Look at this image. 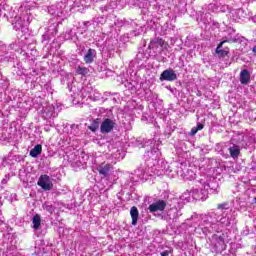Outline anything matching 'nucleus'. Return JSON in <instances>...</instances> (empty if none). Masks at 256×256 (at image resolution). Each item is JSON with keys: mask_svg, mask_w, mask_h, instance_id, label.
I'll list each match as a JSON object with an SVG mask.
<instances>
[{"mask_svg": "<svg viewBox=\"0 0 256 256\" xmlns=\"http://www.w3.org/2000/svg\"><path fill=\"white\" fill-rule=\"evenodd\" d=\"M199 221L198 229L204 235H209L233 227L237 223V214L229 207L228 203H223L218 205L217 212L201 214Z\"/></svg>", "mask_w": 256, "mask_h": 256, "instance_id": "1", "label": "nucleus"}, {"mask_svg": "<svg viewBox=\"0 0 256 256\" xmlns=\"http://www.w3.org/2000/svg\"><path fill=\"white\" fill-rule=\"evenodd\" d=\"M173 170L171 166L165 160L160 159L152 167L140 166L134 171L133 176H131V181L137 183L139 181H147L149 177H161V175H168V177H173Z\"/></svg>", "mask_w": 256, "mask_h": 256, "instance_id": "2", "label": "nucleus"}, {"mask_svg": "<svg viewBox=\"0 0 256 256\" xmlns=\"http://www.w3.org/2000/svg\"><path fill=\"white\" fill-rule=\"evenodd\" d=\"M20 14L15 16L12 20V25L15 31H21L25 33L27 26L31 23V13L28 10L25 11V7L21 6L19 9Z\"/></svg>", "mask_w": 256, "mask_h": 256, "instance_id": "3", "label": "nucleus"}, {"mask_svg": "<svg viewBox=\"0 0 256 256\" xmlns=\"http://www.w3.org/2000/svg\"><path fill=\"white\" fill-rule=\"evenodd\" d=\"M232 141H234V143L239 145V147L247 149V147H251V145H255L256 131L250 130V131H246L244 133L237 134L236 136H234Z\"/></svg>", "mask_w": 256, "mask_h": 256, "instance_id": "4", "label": "nucleus"}, {"mask_svg": "<svg viewBox=\"0 0 256 256\" xmlns=\"http://www.w3.org/2000/svg\"><path fill=\"white\" fill-rule=\"evenodd\" d=\"M181 209H183V202H180L179 198H173L170 201V209L167 212L169 219L177 221V219L183 215Z\"/></svg>", "mask_w": 256, "mask_h": 256, "instance_id": "5", "label": "nucleus"}, {"mask_svg": "<svg viewBox=\"0 0 256 256\" xmlns=\"http://www.w3.org/2000/svg\"><path fill=\"white\" fill-rule=\"evenodd\" d=\"M210 249L212 253H223V251L227 249V245L225 244V239H223V236L213 234L210 239Z\"/></svg>", "mask_w": 256, "mask_h": 256, "instance_id": "6", "label": "nucleus"}, {"mask_svg": "<svg viewBox=\"0 0 256 256\" xmlns=\"http://www.w3.org/2000/svg\"><path fill=\"white\" fill-rule=\"evenodd\" d=\"M161 157V151H159V148H153L151 151H148L144 154V161L145 164L141 165V167H145L146 169L149 167H153L157 161H160L159 159Z\"/></svg>", "mask_w": 256, "mask_h": 256, "instance_id": "7", "label": "nucleus"}, {"mask_svg": "<svg viewBox=\"0 0 256 256\" xmlns=\"http://www.w3.org/2000/svg\"><path fill=\"white\" fill-rule=\"evenodd\" d=\"M148 49H150L154 53L155 57H157L167 49V42L162 38H154L150 41Z\"/></svg>", "mask_w": 256, "mask_h": 256, "instance_id": "8", "label": "nucleus"}, {"mask_svg": "<svg viewBox=\"0 0 256 256\" xmlns=\"http://www.w3.org/2000/svg\"><path fill=\"white\" fill-rule=\"evenodd\" d=\"M192 199L195 201H204L207 199V189L201 185V180L199 181L198 188H193L191 190Z\"/></svg>", "mask_w": 256, "mask_h": 256, "instance_id": "9", "label": "nucleus"}, {"mask_svg": "<svg viewBox=\"0 0 256 256\" xmlns=\"http://www.w3.org/2000/svg\"><path fill=\"white\" fill-rule=\"evenodd\" d=\"M115 125H117V120L114 118H106L100 125V131L104 134L111 133V131L115 129Z\"/></svg>", "mask_w": 256, "mask_h": 256, "instance_id": "10", "label": "nucleus"}, {"mask_svg": "<svg viewBox=\"0 0 256 256\" xmlns=\"http://www.w3.org/2000/svg\"><path fill=\"white\" fill-rule=\"evenodd\" d=\"M37 185L43 189V191H51L53 189V182L49 175H41L38 179Z\"/></svg>", "mask_w": 256, "mask_h": 256, "instance_id": "11", "label": "nucleus"}, {"mask_svg": "<svg viewBox=\"0 0 256 256\" xmlns=\"http://www.w3.org/2000/svg\"><path fill=\"white\" fill-rule=\"evenodd\" d=\"M96 170L98 171L99 175H101L102 177H109V175L113 173V165L107 162H103L96 167Z\"/></svg>", "mask_w": 256, "mask_h": 256, "instance_id": "12", "label": "nucleus"}, {"mask_svg": "<svg viewBox=\"0 0 256 256\" xmlns=\"http://www.w3.org/2000/svg\"><path fill=\"white\" fill-rule=\"evenodd\" d=\"M200 183L202 187L206 189L208 195L209 193H212V194L219 193V184H217V182L207 183L204 179H201Z\"/></svg>", "mask_w": 256, "mask_h": 256, "instance_id": "13", "label": "nucleus"}, {"mask_svg": "<svg viewBox=\"0 0 256 256\" xmlns=\"http://www.w3.org/2000/svg\"><path fill=\"white\" fill-rule=\"evenodd\" d=\"M160 81H177V73L173 69H166L161 73Z\"/></svg>", "mask_w": 256, "mask_h": 256, "instance_id": "14", "label": "nucleus"}, {"mask_svg": "<svg viewBox=\"0 0 256 256\" xmlns=\"http://www.w3.org/2000/svg\"><path fill=\"white\" fill-rule=\"evenodd\" d=\"M165 207H167V203L164 200H159L157 202L152 203L149 206L150 213H155L157 211H165Z\"/></svg>", "mask_w": 256, "mask_h": 256, "instance_id": "15", "label": "nucleus"}, {"mask_svg": "<svg viewBox=\"0 0 256 256\" xmlns=\"http://www.w3.org/2000/svg\"><path fill=\"white\" fill-rule=\"evenodd\" d=\"M44 119H53L57 117V114L55 113V106L54 105H48L43 112Z\"/></svg>", "mask_w": 256, "mask_h": 256, "instance_id": "16", "label": "nucleus"}, {"mask_svg": "<svg viewBox=\"0 0 256 256\" xmlns=\"http://www.w3.org/2000/svg\"><path fill=\"white\" fill-rule=\"evenodd\" d=\"M250 82H251V73L247 69L242 70L240 72V83L242 85H249Z\"/></svg>", "mask_w": 256, "mask_h": 256, "instance_id": "17", "label": "nucleus"}, {"mask_svg": "<svg viewBox=\"0 0 256 256\" xmlns=\"http://www.w3.org/2000/svg\"><path fill=\"white\" fill-rule=\"evenodd\" d=\"M225 43H227V40L220 42L216 48V53L220 57H227V55H229V48L226 47L223 49V45H225Z\"/></svg>", "mask_w": 256, "mask_h": 256, "instance_id": "18", "label": "nucleus"}, {"mask_svg": "<svg viewBox=\"0 0 256 256\" xmlns=\"http://www.w3.org/2000/svg\"><path fill=\"white\" fill-rule=\"evenodd\" d=\"M241 146H239V144H233L232 146H230L228 148V151L230 153V157H232V159H238L239 155L241 153Z\"/></svg>", "mask_w": 256, "mask_h": 256, "instance_id": "19", "label": "nucleus"}, {"mask_svg": "<svg viewBox=\"0 0 256 256\" xmlns=\"http://www.w3.org/2000/svg\"><path fill=\"white\" fill-rule=\"evenodd\" d=\"M95 57H97V51H95V49L90 48L84 55V61L85 63H93V61H95Z\"/></svg>", "mask_w": 256, "mask_h": 256, "instance_id": "20", "label": "nucleus"}, {"mask_svg": "<svg viewBox=\"0 0 256 256\" xmlns=\"http://www.w3.org/2000/svg\"><path fill=\"white\" fill-rule=\"evenodd\" d=\"M43 152V146L41 144H37L34 148L30 150V157L37 159L39 155Z\"/></svg>", "mask_w": 256, "mask_h": 256, "instance_id": "21", "label": "nucleus"}, {"mask_svg": "<svg viewBox=\"0 0 256 256\" xmlns=\"http://www.w3.org/2000/svg\"><path fill=\"white\" fill-rule=\"evenodd\" d=\"M180 175H181V177H183V179H186L187 181H193V179H195V177H197V174H195V171H193L191 169H187L185 172H183Z\"/></svg>", "mask_w": 256, "mask_h": 256, "instance_id": "22", "label": "nucleus"}, {"mask_svg": "<svg viewBox=\"0 0 256 256\" xmlns=\"http://www.w3.org/2000/svg\"><path fill=\"white\" fill-rule=\"evenodd\" d=\"M191 197H192V193L191 190H186L181 196L180 198H178L180 203H183V205H185V203H189V201H191Z\"/></svg>", "mask_w": 256, "mask_h": 256, "instance_id": "23", "label": "nucleus"}, {"mask_svg": "<svg viewBox=\"0 0 256 256\" xmlns=\"http://www.w3.org/2000/svg\"><path fill=\"white\" fill-rule=\"evenodd\" d=\"M130 215H131V218H132V225H137V221L139 220V210L137 209L136 206H133L131 209H130Z\"/></svg>", "mask_w": 256, "mask_h": 256, "instance_id": "24", "label": "nucleus"}, {"mask_svg": "<svg viewBox=\"0 0 256 256\" xmlns=\"http://www.w3.org/2000/svg\"><path fill=\"white\" fill-rule=\"evenodd\" d=\"M59 31V24L57 23H52L48 26V29L46 33L51 35L52 37H55L57 35V32Z\"/></svg>", "mask_w": 256, "mask_h": 256, "instance_id": "25", "label": "nucleus"}, {"mask_svg": "<svg viewBox=\"0 0 256 256\" xmlns=\"http://www.w3.org/2000/svg\"><path fill=\"white\" fill-rule=\"evenodd\" d=\"M39 227H41V216H39V214H36L32 218V228L35 231H38Z\"/></svg>", "mask_w": 256, "mask_h": 256, "instance_id": "26", "label": "nucleus"}, {"mask_svg": "<svg viewBox=\"0 0 256 256\" xmlns=\"http://www.w3.org/2000/svg\"><path fill=\"white\" fill-rule=\"evenodd\" d=\"M58 9V6H51L50 8H48V12L51 15H57V17H61V15H63V11L62 10H55Z\"/></svg>", "mask_w": 256, "mask_h": 256, "instance_id": "27", "label": "nucleus"}, {"mask_svg": "<svg viewBox=\"0 0 256 256\" xmlns=\"http://www.w3.org/2000/svg\"><path fill=\"white\" fill-rule=\"evenodd\" d=\"M76 73H77V75L85 76V75H87L89 73V68L83 67V66H78L76 68Z\"/></svg>", "mask_w": 256, "mask_h": 256, "instance_id": "28", "label": "nucleus"}, {"mask_svg": "<svg viewBox=\"0 0 256 256\" xmlns=\"http://www.w3.org/2000/svg\"><path fill=\"white\" fill-rule=\"evenodd\" d=\"M43 209L45 211H48V213H53V211H55V208L53 207V205L49 204V202L43 204Z\"/></svg>", "mask_w": 256, "mask_h": 256, "instance_id": "29", "label": "nucleus"}, {"mask_svg": "<svg viewBox=\"0 0 256 256\" xmlns=\"http://www.w3.org/2000/svg\"><path fill=\"white\" fill-rule=\"evenodd\" d=\"M94 23H96V25H103V23H105V17L100 16V17L94 18Z\"/></svg>", "mask_w": 256, "mask_h": 256, "instance_id": "30", "label": "nucleus"}, {"mask_svg": "<svg viewBox=\"0 0 256 256\" xmlns=\"http://www.w3.org/2000/svg\"><path fill=\"white\" fill-rule=\"evenodd\" d=\"M173 253V249L168 248L167 250H164L163 252L160 253L161 256H169Z\"/></svg>", "mask_w": 256, "mask_h": 256, "instance_id": "31", "label": "nucleus"}, {"mask_svg": "<svg viewBox=\"0 0 256 256\" xmlns=\"http://www.w3.org/2000/svg\"><path fill=\"white\" fill-rule=\"evenodd\" d=\"M35 253L36 256H47V253H45V251H41V248H36Z\"/></svg>", "mask_w": 256, "mask_h": 256, "instance_id": "32", "label": "nucleus"}, {"mask_svg": "<svg viewBox=\"0 0 256 256\" xmlns=\"http://www.w3.org/2000/svg\"><path fill=\"white\" fill-rule=\"evenodd\" d=\"M89 129H90V131L95 132V131H97V129H99V124H97V123H92V124L89 126Z\"/></svg>", "mask_w": 256, "mask_h": 256, "instance_id": "33", "label": "nucleus"}, {"mask_svg": "<svg viewBox=\"0 0 256 256\" xmlns=\"http://www.w3.org/2000/svg\"><path fill=\"white\" fill-rule=\"evenodd\" d=\"M51 37H53L51 34H49L48 32H46L43 36H42V43L43 41H49V39H51Z\"/></svg>", "mask_w": 256, "mask_h": 256, "instance_id": "34", "label": "nucleus"}, {"mask_svg": "<svg viewBox=\"0 0 256 256\" xmlns=\"http://www.w3.org/2000/svg\"><path fill=\"white\" fill-rule=\"evenodd\" d=\"M199 130L197 129V127H193L192 129H191V131L189 132V135L191 136V137H193L194 135H197V132H198Z\"/></svg>", "mask_w": 256, "mask_h": 256, "instance_id": "35", "label": "nucleus"}, {"mask_svg": "<svg viewBox=\"0 0 256 256\" xmlns=\"http://www.w3.org/2000/svg\"><path fill=\"white\" fill-rule=\"evenodd\" d=\"M0 15H7V12H5V5L0 4Z\"/></svg>", "mask_w": 256, "mask_h": 256, "instance_id": "36", "label": "nucleus"}, {"mask_svg": "<svg viewBox=\"0 0 256 256\" xmlns=\"http://www.w3.org/2000/svg\"><path fill=\"white\" fill-rule=\"evenodd\" d=\"M8 182H9V176L5 175V177L2 179L1 183H2V185H7Z\"/></svg>", "mask_w": 256, "mask_h": 256, "instance_id": "37", "label": "nucleus"}, {"mask_svg": "<svg viewBox=\"0 0 256 256\" xmlns=\"http://www.w3.org/2000/svg\"><path fill=\"white\" fill-rule=\"evenodd\" d=\"M151 95H153V92H146V99H148V101H151Z\"/></svg>", "mask_w": 256, "mask_h": 256, "instance_id": "38", "label": "nucleus"}, {"mask_svg": "<svg viewBox=\"0 0 256 256\" xmlns=\"http://www.w3.org/2000/svg\"><path fill=\"white\" fill-rule=\"evenodd\" d=\"M203 124L201 123H198L197 126H196V129H198V131H201L203 129Z\"/></svg>", "mask_w": 256, "mask_h": 256, "instance_id": "39", "label": "nucleus"}, {"mask_svg": "<svg viewBox=\"0 0 256 256\" xmlns=\"http://www.w3.org/2000/svg\"><path fill=\"white\" fill-rule=\"evenodd\" d=\"M103 145H104V147H107V149H109V151H111V143L106 142Z\"/></svg>", "mask_w": 256, "mask_h": 256, "instance_id": "40", "label": "nucleus"}, {"mask_svg": "<svg viewBox=\"0 0 256 256\" xmlns=\"http://www.w3.org/2000/svg\"><path fill=\"white\" fill-rule=\"evenodd\" d=\"M253 54L256 55V46L252 48Z\"/></svg>", "mask_w": 256, "mask_h": 256, "instance_id": "41", "label": "nucleus"}, {"mask_svg": "<svg viewBox=\"0 0 256 256\" xmlns=\"http://www.w3.org/2000/svg\"><path fill=\"white\" fill-rule=\"evenodd\" d=\"M113 157H114L115 159H121V156H117V154H114Z\"/></svg>", "mask_w": 256, "mask_h": 256, "instance_id": "42", "label": "nucleus"}, {"mask_svg": "<svg viewBox=\"0 0 256 256\" xmlns=\"http://www.w3.org/2000/svg\"><path fill=\"white\" fill-rule=\"evenodd\" d=\"M26 1V3H29V2H31V0H25ZM34 1H39V0H34Z\"/></svg>", "mask_w": 256, "mask_h": 256, "instance_id": "43", "label": "nucleus"}, {"mask_svg": "<svg viewBox=\"0 0 256 256\" xmlns=\"http://www.w3.org/2000/svg\"><path fill=\"white\" fill-rule=\"evenodd\" d=\"M12 48H13V49H17V48H15V44H12Z\"/></svg>", "mask_w": 256, "mask_h": 256, "instance_id": "44", "label": "nucleus"}, {"mask_svg": "<svg viewBox=\"0 0 256 256\" xmlns=\"http://www.w3.org/2000/svg\"><path fill=\"white\" fill-rule=\"evenodd\" d=\"M1 205H3V203L1 202V196H0V207H1Z\"/></svg>", "mask_w": 256, "mask_h": 256, "instance_id": "45", "label": "nucleus"}, {"mask_svg": "<svg viewBox=\"0 0 256 256\" xmlns=\"http://www.w3.org/2000/svg\"><path fill=\"white\" fill-rule=\"evenodd\" d=\"M2 51H5V46H2Z\"/></svg>", "mask_w": 256, "mask_h": 256, "instance_id": "46", "label": "nucleus"}, {"mask_svg": "<svg viewBox=\"0 0 256 256\" xmlns=\"http://www.w3.org/2000/svg\"><path fill=\"white\" fill-rule=\"evenodd\" d=\"M117 153H118V155H121V152L119 150H117Z\"/></svg>", "mask_w": 256, "mask_h": 256, "instance_id": "47", "label": "nucleus"}, {"mask_svg": "<svg viewBox=\"0 0 256 256\" xmlns=\"http://www.w3.org/2000/svg\"><path fill=\"white\" fill-rule=\"evenodd\" d=\"M192 219H197V216H192Z\"/></svg>", "mask_w": 256, "mask_h": 256, "instance_id": "48", "label": "nucleus"}]
</instances>
